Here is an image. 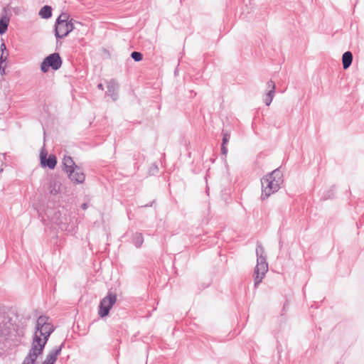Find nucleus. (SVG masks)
<instances>
[{
	"label": "nucleus",
	"instance_id": "obj_1",
	"mask_svg": "<svg viewBox=\"0 0 364 364\" xmlns=\"http://www.w3.org/2000/svg\"><path fill=\"white\" fill-rule=\"evenodd\" d=\"M54 327L47 316H41L36 324V331L31 349L42 354L49 336L53 332Z\"/></svg>",
	"mask_w": 364,
	"mask_h": 364
},
{
	"label": "nucleus",
	"instance_id": "obj_2",
	"mask_svg": "<svg viewBox=\"0 0 364 364\" xmlns=\"http://www.w3.org/2000/svg\"><path fill=\"white\" fill-rule=\"evenodd\" d=\"M262 195L261 199L265 200L272 194L278 191L283 183V176L279 168L274 169L272 173L266 175L261 179Z\"/></svg>",
	"mask_w": 364,
	"mask_h": 364
},
{
	"label": "nucleus",
	"instance_id": "obj_3",
	"mask_svg": "<svg viewBox=\"0 0 364 364\" xmlns=\"http://www.w3.org/2000/svg\"><path fill=\"white\" fill-rule=\"evenodd\" d=\"M257 265L254 271V284L257 287L262 282L266 273L268 272V263L265 255L263 246L260 243H257L256 248Z\"/></svg>",
	"mask_w": 364,
	"mask_h": 364
},
{
	"label": "nucleus",
	"instance_id": "obj_4",
	"mask_svg": "<svg viewBox=\"0 0 364 364\" xmlns=\"http://www.w3.org/2000/svg\"><path fill=\"white\" fill-rule=\"evenodd\" d=\"M62 65L61 58L58 53H54L47 56L41 64V70L43 73L48 71L49 68L54 70H58Z\"/></svg>",
	"mask_w": 364,
	"mask_h": 364
},
{
	"label": "nucleus",
	"instance_id": "obj_5",
	"mask_svg": "<svg viewBox=\"0 0 364 364\" xmlns=\"http://www.w3.org/2000/svg\"><path fill=\"white\" fill-rule=\"evenodd\" d=\"M116 301L117 295L112 292H109L108 294L101 300L98 311L100 317L103 318L109 314V310L115 304Z\"/></svg>",
	"mask_w": 364,
	"mask_h": 364
},
{
	"label": "nucleus",
	"instance_id": "obj_6",
	"mask_svg": "<svg viewBox=\"0 0 364 364\" xmlns=\"http://www.w3.org/2000/svg\"><path fill=\"white\" fill-rule=\"evenodd\" d=\"M10 333L11 328L9 319L0 314V347L4 345Z\"/></svg>",
	"mask_w": 364,
	"mask_h": 364
},
{
	"label": "nucleus",
	"instance_id": "obj_7",
	"mask_svg": "<svg viewBox=\"0 0 364 364\" xmlns=\"http://www.w3.org/2000/svg\"><path fill=\"white\" fill-rule=\"evenodd\" d=\"M75 28L73 23H55V36L57 39L67 36Z\"/></svg>",
	"mask_w": 364,
	"mask_h": 364
},
{
	"label": "nucleus",
	"instance_id": "obj_8",
	"mask_svg": "<svg viewBox=\"0 0 364 364\" xmlns=\"http://www.w3.org/2000/svg\"><path fill=\"white\" fill-rule=\"evenodd\" d=\"M47 151L43 146L40 154L41 164L43 166H48L49 168L53 169L57 164L56 158L54 155H50L47 159Z\"/></svg>",
	"mask_w": 364,
	"mask_h": 364
},
{
	"label": "nucleus",
	"instance_id": "obj_9",
	"mask_svg": "<svg viewBox=\"0 0 364 364\" xmlns=\"http://www.w3.org/2000/svg\"><path fill=\"white\" fill-rule=\"evenodd\" d=\"M62 348L63 344L59 346L54 347L46 355V358L42 364H54L57 360L58 356L61 353Z\"/></svg>",
	"mask_w": 364,
	"mask_h": 364
},
{
	"label": "nucleus",
	"instance_id": "obj_10",
	"mask_svg": "<svg viewBox=\"0 0 364 364\" xmlns=\"http://www.w3.org/2000/svg\"><path fill=\"white\" fill-rule=\"evenodd\" d=\"M69 178L76 183H82L85 180V176L82 170L75 166V169L68 173Z\"/></svg>",
	"mask_w": 364,
	"mask_h": 364
},
{
	"label": "nucleus",
	"instance_id": "obj_11",
	"mask_svg": "<svg viewBox=\"0 0 364 364\" xmlns=\"http://www.w3.org/2000/svg\"><path fill=\"white\" fill-rule=\"evenodd\" d=\"M267 88L269 90L264 98V103L269 106L274 97L275 93V83L273 80H270L267 82Z\"/></svg>",
	"mask_w": 364,
	"mask_h": 364
},
{
	"label": "nucleus",
	"instance_id": "obj_12",
	"mask_svg": "<svg viewBox=\"0 0 364 364\" xmlns=\"http://www.w3.org/2000/svg\"><path fill=\"white\" fill-rule=\"evenodd\" d=\"M62 183L57 178H52L48 184V190L51 195L55 196L60 193Z\"/></svg>",
	"mask_w": 364,
	"mask_h": 364
},
{
	"label": "nucleus",
	"instance_id": "obj_13",
	"mask_svg": "<svg viewBox=\"0 0 364 364\" xmlns=\"http://www.w3.org/2000/svg\"><path fill=\"white\" fill-rule=\"evenodd\" d=\"M119 89V85L117 82L112 80L107 83V95L110 96L113 100H116L117 98V92Z\"/></svg>",
	"mask_w": 364,
	"mask_h": 364
},
{
	"label": "nucleus",
	"instance_id": "obj_14",
	"mask_svg": "<svg viewBox=\"0 0 364 364\" xmlns=\"http://www.w3.org/2000/svg\"><path fill=\"white\" fill-rule=\"evenodd\" d=\"M65 171L68 174L77 166L70 156H65L63 160Z\"/></svg>",
	"mask_w": 364,
	"mask_h": 364
},
{
	"label": "nucleus",
	"instance_id": "obj_15",
	"mask_svg": "<svg viewBox=\"0 0 364 364\" xmlns=\"http://www.w3.org/2000/svg\"><path fill=\"white\" fill-rule=\"evenodd\" d=\"M353 61V55L351 52L346 51L343 53L342 56V63H343V69L346 70L348 69Z\"/></svg>",
	"mask_w": 364,
	"mask_h": 364
},
{
	"label": "nucleus",
	"instance_id": "obj_16",
	"mask_svg": "<svg viewBox=\"0 0 364 364\" xmlns=\"http://www.w3.org/2000/svg\"><path fill=\"white\" fill-rule=\"evenodd\" d=\"M41 354L35 352V350H33L30 349L28 354L23 360V362L22 364H34L36 359Z\"/></svg>",
	"mask_w": 364,
	"mask_h": 364
},
{
	"label": "nucleus",
	"instance_id": "obj_17",
	"mask_svg": "<svg viewBox=\"0 0 364 364\" xmlns=\"http://www.w3.org/2000/svg\"><path fill=\"white\" fill-rule=\"evenodd\" d=\"M38 15L41 18L44 19H48L52 16V8L50 6H43L38 13Z\"/></svg>",
	"mask_w": 364,
	"mask_h": 364
},
{
	"label": "nucleus",
	"instance_id": "obj_18",
	"mask_svg": "<svg viewBox=\"0 0 364 364\" xmlns=\"http://www.w3.org/2000/svg\"><path fill=\"white\" fill-rule=\"evenodd\" d=\"M9 23V18L6 15H2L0 18V34L6 33Z\"/></svg>",
	"mask_w": 364,
	"mask_h": 364
},
{
	"label": "nucleus",
	"instance_id": "obj_19",
	"mask_svg": "<svg viewBox=\"0 0 364 364\" xmlns=\"http://www.w3.org/2000/svg\"><path fill=\"white\" fill-rule=\"evenodd\" d=\"M144 242L143 236L141 233H135L133 236V242L136 247H141Z\"/></svg>",
	"mask_w": 364,
	"mask_h": 364
},
{
	"label": "nucleus",
	"instance_id": "obj_20",
	"mask_svg": "<svg viewBox=\"0 0 364 364\" xmlns=\"http://www.w3.org/2000/svg\"><path fill=\"white\" fill-rule=\"evenodd\" d=\"M73 22V19L69 20V16L66 13L61 14L56 19L55 23H69Z\"/></svg>",
	"mask_w": 364,
	"mask_h": 364
},
{
	"label": "nucleus",
	"instance_id": "obj_21",
	"mask_svg": "<svg viewBox=\"0 0 364 364\" xmlns=\"http://www.w3.org/2000/svg\"><path fill=\"white\" fill-rule=\"evenodd\" d=\"M131 57L136 62L142 60V54L137 51H134L131 54Z\"/></svg>",
	"mask_w": 364,
	"mask_h": 364
},
{
	"label": "nucleus",
	"instance_id": "obj_22",
	"mask_svg": "<svg viewBox=\"0 0 364 364\" xmlns=\"http://www.w3.org/2000/svg\"><path fill=\"white\" fill-rule=\"evenodd\" d=\"M229 139H230V134H228V133H224L223 134V143H222V144L226 145L227 143L228 142Z\"/></svg>",
	"mask_w": 364,
	"mask_h": 364
},
{
	"label": "nucleus",
	"instance_id": "obj_23",
	"mask_svg": "<svg viewBox=\"0 0 364 364\" xmlns=\"http://www.w3.org/2000/svg\"><path fill=\"white\" fill-rule=\"evenodd\" d=\"M8 53L3 54L1 53L0 56V63L2 65L3 63H4L7 59Z\"/></svg>",
	"mask_w": 364,
	"mask_h": 364
},
{
	"label": "nucleus",
	"instance_id": "obj_24",
	"mask_svg": "<svg viewBox=\"0 0 364 364\" xmlns=\"http://www.w3.org/2000/svg\"><path fill=\"white\" fill-rule=\"evenodd\" d=\"M221 153L225 156H226L228 154V149L225 144H222L221 146Z\"/></svg>",
	"mask_w": 364,
	"mask_h": 364
},
{
	"label": "nucleus",
	"instance_id": "obj_25",
	"mask_svg": "<svg viewBox=\"0 0 364 364\" xmlns=\"http://www.w3.org/2000/svg\"><path fill=\"white\" fill-rule=\"evenodd\" d=\"M0 49H1V53L3 54H6L7 53L6 52V45L4 43H2L1 45V47H0Z\"/></svg>",
	"mask_w": 364,
	"mask_h": 364
},
{
	"label": "nucleus",
	"instance_id": "obj_26",
	"mask_svg": "<svg viewBox=\"0 0 364 364\" xmlns=\"http://www.w3.org/2000/svg\"><path fill=\"white\" fill-rule=\"evenodd\" d=\"M5 68L0 63V71H1V74L4 73Z\"/></svg>",
	"mask_w": 364,
	"mask_h": 364
},
{
	"label": "nucleus",
	"instance_id": "obj_27",
	"mask_svg": "<svg viewBox=\"0 0 364 364\" xmlns=\"http://www.w3.org/2000/svg\"><path fill=\"white\" fill-rule=\"evenodd\" d=\"M97 87L100 89V90H104V87H103V85L102 83H100L98 85H97Z\"/></svg>",
	"mask_w": 364,
	"mask_h": 364
},
{
	"label": "nucleus",
	"instance_id": "obj_28",
	"mask_svg": "<svg viewBox=\"0 0 364 364\" xmlns=\"http://www.w3.org/2000/svg\"><path fill=\"white\" fill-rule=\"evenodd\" d=\"M82 208L83 209H86V208H87V204H86V203H83V204L82 205Z\"/></svg>",
	"mask_w": 364,
	"mask_h": 364
},
{
	"label": "nucleus",
	"instance_id": "obj_29",
	"mask_svg": "<svg viewBox=\"0 0 364 364\" xmlns=\"http://www.w3.org/2000/svg\"><path fill=\"white\" fill-rule=\"evenodd\" d=\"M3 171V168H0V173Z\"/></svg>",
	"mask_w": 364,
	"mask_h": 364
}]
</instances>
